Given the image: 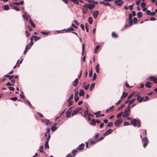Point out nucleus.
Listing matches in <instances>:
<instances>
[{
    "mask_svg": "<svg viewBox=\"0 0 157 157\" xmlns=\"http://www.w3.org/2000/svg\"><path fill=\"white\" fill-rule=\"evenodd\" d=\"M131 123L134 126L139 127L140 126V121L138 119H136L131 120Z\"/></svg>",
    "mask_w": 157,
    "mask_h": 157,
    "instance_id": "f257e3e1",
    "label": "nucleus"
},
{
    "mask_svg": "<svg viewBox=\"0 0 157 157\" xmlns=\"http://www.w3.org/2000/svg\"><path fill=\"white\" fill-rule=\"evenodd\" d=\"M128 21H126V24L124 26V28L126 29L127 27L131 26L134 22V24H136L138 21V20H128Z\"/></svg>",
    "mask_w": 157,
    "mask_h": 157,
    "instance_id": "f03ea898",
    "label": "nucleus"
},
{
    "mask_svg": "<svg viewBox=\"0 0 157 157\" xmlns=\"http://www.w3.org/2000/svg\"><path fill=\"white\" fill-rule=\"evenodd\" d=\"M123 121L122 118L119 119L115 121L114 124L116 127H118L122 123Z\"/></svg>",
    "mask_w": 157,
    "mask_h": 157,
    "instance_id": "7ed1b4c3",
    "label": "nucleus"
},
{
    "mask_svg": "<svg viewBox=\"0 0 157 157\" xmlns=\"http://www.w3.org/2000/svg\"><path fill=\"white\" fill-rule=\"evenodd\" d=\"M114 2L116 5L119 6H121L124 3L123 2H122V0H115Z\"/></svg>",
    "mask_w": 157,
    "mask_h": 157,
    "instance_id": "20e7f679",
    "label": "nucleus"
},
{
    "mask_svg": "<svg viewBox=\"0 0 157 157\" xmlns=\"http://www.w3.org/2000/svg\"><path fill=\"white\" fill-rule=\"evenodd\" d=\"M113 131V130L111 129H109L103 135L105 136H107L111 134Z\"/></svg>",
    "mask_w": 157,
    "mask_h": 157,
    "instance_id": "39448f33",
    "label": "nucleus"
},
{
    "mask_svg": "<svg viewBox=\"0 0 157 157\" xmlns=\"http://www.w3.org/2000/svg\"><path fill=\"white\" fill-rule=\"evenodd\" d=\"M148 78L151 79V81H153L154 83H157V78L154 76H149Z\"/></svg>",
    "mask_w": 157,
    "mask_h": 157,
    "instance_id": "423d86ee",
    "label": "nucleus"
},
{
    "mask_svg": "<svg viewBox=\"0 0 157 157\" xmlns=\"http://www.w3.org/2000/svg\"><path fill=\"white\" fill-rule=\"evenodd\" d=\"M88 7H87L85 3L83 6L82 9V12L83 13L85 14L86 13L88 10Z\"/></svg>",
    "mask_w": 157,
    "mask_h": 157,
    "instance_id": "0eeeda50",
    "label": "nucleus"
},
{
    "mask_svg": "<svg viewBox=\"0 0 157 157\" xmlns=\"http://www.w3.org/2000/svg\"><path fill=\"white\" fill-rule=\"evenodd\" d=\"M87 7L90 9H92L94 7V5L92 4H89L88 3H85Z\"/></svg>",
    "mask_w": 157,
    "mask_h": 157,
    "instance_id": "6e6552de",
    "label": "nucleus"
},
{
    "mask_svg": "<svg viewBox=\"0 0 157 157\" xmlns=\"http://www.w3.org/2000/svg\"><path fill=\"white\" fill-rule=\"evenodd\" d=\"M85 145L83 143L80 144L77 148V149L79 150H81L83 149Z\"/></svg>",
    "mask_w": 157,
    "mask_h": 157,
    "instance_id": "1a4fd4ad",
    "label": "nucleus"
},
{
    "mask_svg": "<svg viewBox=\"0 0 157 157\" xmlns=\"http://www.w3.org/2000/svg\"><path fill=\"white\" fill-rule=\"evenodd\" d=\"M98 14L99 12L98 11H96L94 12L93 15L95 19L97 18Z\"/></svg>",
    "mask_w": 157,
    "mask_h": 157,
    "instance_id": "9d476101",
    "label": "nucleus"
},
{
    "mask_svg": "<svg viewBox=\"0 0 157 157\" xmlns=\"http://www.w3.org/2000/svg\"><path fill=\"white\" fill-rule=\"evenodd\" d=\"M71 110H68L66 112V117L67 118L70 117L71 114Z\"/></svg>",
    "mask_w": 157,
    "mask_h": 157,
    "instance_id": "9b49d317",
    "label": "nucleus"
},
{
    "mask_svg": "<svg viewBox=\"0 0 157 157\" xmlns=\"http://www.w3.org/2000/svg\"><path fill=\"white\" fill-rule=\"evenodd\" d=\"M78 82V79L77 78L73 82L72 85L75 86H76L77 85Z\"/></svg>",
    "mask_w": 157,
    "mask_h": 157,
    "instance_id": "f8f14e48",
    "label": "nucleus"
},
{
    "mask_svg": "<svg viewBox=\"0 0 157 157\" xmlns=\"http://www.w3.org/2000/svg\"><path fill=\"white\" fill-rule=\"evenodd\" d=\"M74 29L72 27H70L69 28L65 29V32L66 33L69 32L73 31L74 30Z\"/></svg>",
    "mask_w": 157,
    "mask_h": 157,
    "instance_id": "ddd939ff",
    "label": "nucleus"
},
{
    "mask_svg": "<svg viewBox=\"0 0 157 157\" xmlns=\"http://www.w3.org/2000/svg\"><path fill=\"white\" fill-rule=\"evenodd\" d=\"M151 83L150 82H147L145 83V86L147 87L150 88L151 87Z\"/></svg>",
    "mask_w": 157,
    "mask_h": 157,
    "instance_id": "4468645a",
    "label": "nucleus"
},
{
    "mask_svg": "<svg viewBox=\"0 0 157 157\" xmlns=\"http://www.w3.org/2000/svg\"><path fill=\"white\" fill-rule=\"evenodd\" d=\"M129 114V113H128L127 112H126V111H124L123 113V114L122 115V117H127L128 116V115Z\"/></svg>",
    "mask_w": 157,
    "mask_h": 157,
    "instance_id": "2eb2a0df",
    "label": "nucleus"
},
{
    "mask_svg": "<svg viewBox=\"0 0 157 157\" xmlns=\"http://www.w3.org/2000/svg\"><path fill=\"white\" fill-rule=\"evenodd\" d=\"M33 38V39H34V41H36L37 40H38L39 39H40V38L37 36H31Z\"/></svg>",
    "mask_w": 157,
    "mask_h": 157,
    "instance_id": "dca6fc26",
    "label": "nucleus"
},
{
    "mask_svg": "<svg viewBox=\"0 0 157 157\" xmlns=\"http://www.w3.org/2000/svg\"><path fill=\"white\" fill-rule=\"evenodd\" d=\"M84 92L83 90H81L79 92V95L80 96H83L84 95Z\"/></svg>",
    "mask_w": 157,
    "mask_h": 157,
    "instance_id": "f3484780",
    "label": "nucleus"
},
{
    "mask_svg": "<svg viewBox=\"0 0 157 157\" xmlns=\"http://www.w3.org/2000/svg\"><path fill=\"white\" fill-rule=\"evenodd\" d=\"M22 16L25 19V20H28V17L26 13H25V12H24V14L22 15Z\"/></svg>",
    "mask_w": 157,
    "mask_h": 157,
    "instance_id": "a211bd4d",
    "label": "nucleus"
},
{
    "mask_svg": "<svg viewBox=\"0 0 157 157\" xmlns=\"http://www.w3.org/2000/svg\"><path fill=\"white\" fill-rule=\"evenodd\" d=\"M100 48V46L99 45H97L95 48V50L94 51V53H97L98 50Z\"/></svg>",
    "mask_w": 157,
    "mask_h": 157,
    "instance_id": "6ab92c4d",
    "label": "nucleus"
},
{
    "mask_svg": "<svg viewBox=\"0 0 157 157\" xmlns=\"http://www.w3.org/2000/svg\"><path fill=\"white\" fill-rule=\"evenodd\" d=\"M95 69L97 73H99V65L98 64H97L95 67Z\"/></svg>",
    "mask_w": 157,
    "mask_h": 157,
    "instance_id": "aec40b11",
    "label": "nucleus"
},
{
    "mask_svg": "<svg viewBox=\"0 0 157 157\" xmlns=\"http://www.w3.org/2000/svg\"><path fill=\"white\" fill-rule=\"evenodd\" d=\"M4 76L5 77L9 78L10 79H12L14 77L13 75L11 76L9 75H5V76Z\"/></svg>",
    "mask_w": 157,
    "mask_h": 157,
    "instance_id": "412c9836",
    "label": "nucleus"
},
{
    "mask_svg": "<svg viewBox=\"0 0 157 157\" xmlns=\"http://www.w3.org/2000/svg\"><path fill=\"white\" fill-rule=\"evenodd\" d=\"M58 128L56 126H52L51 127V130L52 132H54Z\"/></svg>",
    "mask_w": 157,
    "mask_h": 157,
    "instance_id": "4be33fe9",
    "label": "nucleus"
},
{
    "mask_svg": "<svg viewBox=\"0 0 157 157\" xmlns=\"http://www.w3.org/2000/svg\"><path fill=\"white\" fill-rule=\"evenodd\" d=\"M89 115V112L88 110L86 111H84L83 116L85 117H87V115Z\"/></svg>",
    "mask_w": 157,
    "mask_h": 157,
    "instance_id": "5701e85b",
    "label": "nucleus"
},
{
    "mask_svg": "<svg viewBox=\"0 0 157 157\" xmlns=\"http://www.w3.org/2000/svg\"><path fill=\"white\" fill-rule=\"evenodd\" d=\"M3 9L5 10H9V7L8 5H6L4 6H3Z\"/></svg>",
    "mask_w": 157,
    "mask_h": 157,
    "instance_id": "b1692460",
    "label": "nucleus"
},
{
    "mask_svg": "<svg viewBox=\"0 0 157 157\" xmlns=\"http://www.w3.org/2000/svg\"><path fill=\"white\" fill-rule=\"evenodd\" d=\"M95 86V83H93L91 84L90 87V90L92 91L94 89V87Z\"/></svg>",
    "mask_w": 157,
    "mask_h": 157,
    "instance_id": "393cba45",
    "label": "nucleus"
},
{
    "mask_svg": "<svg viewBox=\"0 0 157 157\" xmlns=\"http://www.w3.org/2000/svg\"><path fill=\"white\" fill-rule=\"evenodd\" d=\"M142 15V13L141 12H138L137 13V16L138 18H140Z\"/></svg>",
    "mask_w": 157,
    "mask_h": 157,
    "instance_id": "a878e982",
    "label": "nucleus"
},
{
    "mask_svg": "<svg viewBox=\"0 0 157 157\" xmlns=\"http://www.w3.org/2000/svg\"><path fill=\"white\" fill-rule=\"evenodd\" d=\"M85 52V44L84 43H83L82 45V54L83 56L84 55Z\"/></svg>",
    "mask_w": 157,
    "mask_h": 157,
    "instance_id": "bb28decb",
    "label": "nucleus"
},
{
    "mask_svg": "<svg viewBox=\"0 0 157 157\" xmlns=\"http://www.w3.org/2000/svg\"><path fill=\"white\" fill-rule=\"evenodd\" d=\"M96 122L95 119H93L92 121L90 122V124L92 125H95L96 124Z\"/></svg>",
    "mask_w": 157,
    "mask_h": 157,
    "instance_id": "cd10ccee",
    "label": "nucleus"
},
{
    "mask_svg": "<svg viewBox=\"0 0 157 157\" xmlns=\"http://www.w3.org/2000/svg\"><path fill=\"white\" fill-rule=\"evenodd\" d=\"M46 121H48L49 120H47L43 119H42L41 120V121L42 122L45 123L46 125H48V124L49 123V122H46Z\"/></svg>",
    "mask_w": 157,
    "mask_h": 157,
    "instance_id": "c85d7f7f",
    "label": "nucleus"
},
{
    "mask_svg": "<svg viewBox=\"0 0 157 157\" xmlns=\"http://www.w3.org/2000/svg\"><path fill=\"white\" fill-rule=\"evenodd\" d=\"M142 141L144 143L146 142H148L147 138L146 137H145L142 139Z\"/></svg>",
    "mask_w": 157,
    "mask_h": 157,
    "instance_id": "c756f323",
    "label": "nucleus"
},
{
    "mask_svg": "<svg viewBox=\"0 0 157 157\" xmlns=\"http://www.w3.org/2000/svg\"><path fill=\"white\" fill-rule=\"evenodd\" d=\"M48 141H46L45 142V149L48 148L49 147V145H48Z\"/></svg>",
    "mask_w": 157,
    "mask_h": 157,
    "instance_id": "7c9ffc66",
    "label": "nucleus"
},
{
    "mask_svg": "<svg viewBox=\"0 0 157 157\" xmlns=\"http://www.w3.org/2000/svg\"><path fill=\"white\" fill-rule=\"evenodd\" d=\"M33 38H32V37H31L30 38V47L33 45L34 43L33 42Z\"/></svg>",
    "mask_w": 157,
    "mask_h": 157,
    "instance_id": "2f4dec72",
    "label": "nucleus"
},
{
    "mask_svg": "<svg viewBox=\"0 0 157 157\" xmlns=\"http://www.w3.org/2000/svg\"><path fill=\"white\" fill-rule=\"evenodd\" d=\"M78 151L77 149H74L71 151V153L73 154V156H74L76 154V153Z\"/></svg>",
    "mask_w": 157,
    "mask_h": 157,
    "instance_id": "473e14b6",
    "label": "nucleus"
},
{
    "mask_svg": "<svg viewBox=\"0 0 157 157\" xmlns=\"http://www.w3.org/2000/svg\"><path fill=\"white\" fill-rule=\"evenodd\" d=\"M97 142H98V140H92L90 142V144H95Z\"/></svg>",
    "mask_w": 157,
    "mask_h": 157,
    "instance_id": "72a5a7b5",
    "label": "nucleus"
},
{
    "mask_svg": "<svg viewBox=\"0 0 157 157\" xmlns=\"http://www.w3.org/2000/svg\"><path fill=\"white\" fill-rule=\"evenodd\" d=\"M12 6L13 9L15 10L16 11H19V10H20L19 9L17 6Z\"/></svg>",
    "mask_w": 157,
    "mask_h": 157,
    "instance_id": "f704fd0d",
    "label": "nucleus"
},
{
    "mask_svg": "<svg viewBox=\"0 0 157 157\" xmlns=\"http://www.w3.org/2000/svg\"><path fill=\"white\" fill-rule=\"evenodd\" d=\"M78 113V111L75 109V110L73 111L71 114V116H73L76 115Z\"/></svg>",
    "mask_w": 157,
    "mask_h": 157,
    "instance_id": "c9c22d12",
    "label": "nucleus"
},
{
    "mask_svg": "<svg viewBox=\"0 0 157 157\" xmlns=\"http://www.w3.org/2000/svg\"><path fill=\"white\" fill-rule=\"evenodd\" d=\"M127 95V94H125L124 92L123 93L121 97V98H125Z\"/></svg>",
    "mask_w": 157,
    "mask_h": 157,
    "instance_id": "e433bc0d",
    "label": "nucleus"
},
{
    "mask_svg": "<svg viewBox=\"0 0 157 157\" xmlns=\"http://www.w3.org/2000/svg\"><path fill=\"white\" fill-rule=\"evenodd\" d=\"M30 24L33 27H35V25L33 22L32 21V20H30Z\"/></svg>",
    "mask_w": 157,
    "mask_h": 157,
    "instance_id": "4c0bfd02",
    "label": "nucleus"
},
{
    "mask_svg": "<svg viewBox=\"0 0 157 157\" xmlns=\"http://www.w3.org/2000/svg\"><path fill=\"white\" fill-rule=\"evenodd\" d=\"M140 6L142 8L146 6V4L144 2H142L141 3Z\"/></svg>",
    "mask_w": 157,
    "mask_h": 157,
    "instance_id": "58836bf2",
    "label": "nucleus"
},
{
    "mask_svg": "<svg viewBox=\"0 0 157 157\" xmlns=\"http://www.w3.org/2000/svg\"><path fill=\"white\" fill-rule=\"evenodd\" d=\"M29 44H28L27 45V46L26 48H25V50L24 52V54H25L26 53V52L27 51V50H28V48H29Z\"/></svg>",
    "mask_w": 157,
    "mask_h": 157,
    "instance_id": "ea45409f",
    "label": "nucleus"
},
{
    "mask_svg": "<svg viewBox=\"0 0 157 157\" xmlns=\"http://www.w3.org/2000/svg\"><path fill=\"white\" fill-rule=\"evenodd\" d=\"M112 36L114 38H117L118 37L117 35L115 34L114 32H113L112 33Z\"/></svg>",
    "mask_w": 157,
    "mask_h": 157,
    "instance_id": "a19ab883",
    "label": "nucleus"
},
{
    "mask_svg": "<svg viewBox=\"0 0 157 157\" xmlns=\"http://www.w3.org/2000/svg\"><path fill=\"white\" fill-rule=\"evenodd\" d=\"M113 124V123L112 122H109L107 126L108 127H111L112 126Z\"/></svg>",
    "mask_w": 157,
    "mask_h": 157,
    "instance_id": "79ce46f5",
    "label": "nucleus"
},
{
    "mask_svg": "<svg viewBox=\"0 0 157 157\" xmlns=\"http://www.w3.org/2000/svg\"><path fill=\"white\" fill-rule=\"evenodd\" d=\"M122 113H123L122 112H120L119 113L117 116V118H119L121 117L122 115Z\"/></svg>",
    "mask_w": 157,
    "mask_h": 157,
    "instance_id": "37998d69",
    "label": "nucleus"
},
{
    "mask_svg": "<svg viewBox=\"0 0 157 157\" xmlns=\"http://www.w3.org/2000/svg\"><path fill=\"white\" fill-rule=\"evenodd\" d=\"M146 13L148 15H151V12L148 10H147L146 11Z\"/></svg>",
    "mask_w": 157,
    "mask_h": 157,
    "instance_id": "c03bdc74",
    "label": "nucleus"
},
{
    "mask_svg": "<svg viewBox=\"0 0 157 157\" xmlns=\"http://www.w3.org/2000/svg\"><path fill=\"white\" fill-rule=\"evenodd\" d=\"M40 33L43 34L44 35H48L49 33L48 32H46L44 31H41Z\"/></svg>",
    "mask_w": 157,
    "mask_h": 157,
    "instance_id": "a18cd8bd",
    "label": "nucleus"
},
{
    "mask_svg": "<svg viewBox=\"0 0 157 157\" xmlns=\"http://www.w3.org/2000/svg\"><path fill=\"white\" fill-rule=\"evenodd\" d=\"M79 99L78 96H75V102H77Z\"/></svg>",
    "mask_w": 157,
    "mask_h": 157,
    "instance_id": "49530a36",
    "label": "nucleus"
},
{
    "mask_svg": "<svg viewBox=\"0 0 157 157\" xmlns=\"http://www.w3.org/2000/svg\"><path fill=\"white\" fill-rule=\"evenodd\" d=\"M51 136L50 135L49 133H48V136L47 137V141H49V140Z\"/></svg>",
    "mask_w": 157,
    "mask_h": 157,
    "instance_id": "de8ad7c7",
    "label": "nucleus"
},
{
    "mask_svg": "<svg viewBox=\"0 0 157 157\" xmlns=\"http://www.w3.org/2000/svg\"><path fill=\"white\" fill-rule=\"evenodd\" d=\"M93 75V72H92V68H91V70L90 71L89 74V76L90 77H91Z\"/></svg>",
    "mask_w": 157,
    "mask_h": 157,
    "instance_id": "09e8293b",
    "label": "nucleus"
},
{
    "mask_svg": "<svg viewBox=\"0 0 157 157\" xmlns=\"http://www.w3.org/2000/svg\"><path fill=\"white\" fill-rule=\"evenodd\" d=\"M97 78V75L96 73H94V74L93 77V81L95 80Z\"/></svg>",
    "mask_w": 157,
    "mask_h": 157,
    "instance_id": "8fccbe9b",
    "label": "nucleus"
},
{
    "mask_svg": "<svg viewBox=\"0 0 157 157\" xmlns=\"http://www.w3.org/2000/svg\"><path fill=\"white\" fill-rule=\"evenodd\" d=\"M136 100V98H134L132 99V100H129V102H130V103L132 104V103Z\"/></svg>",
    "mask_w": 157,
    "mask_h": 157,
    "instance_id": "3c124183",
    "label": "nucleus"
},
{
    "mask_svg": "<svg viewBox=\"0 0 157 157\" xmlns=\"http://www.w3.org/2000/svg\"><path fill=\"white\" fill-rule=\"evenodd\" d=\"M17 97H13V98H10V99L13 101H15L17 99Z\"/></svg>",
    "mask_w": 157,
    "mask_h": 157,
    "instance_id": "603ef678",
    "label": "nucleus"
},
{
    "mask_svg": "<svg viewBox=\"0 0 157 157\" xmlns=\"http://www.w3.org/2000/svg\"><path fill=\"white\" fill-rule=\"evenodd\" d=\"M74 3L78 4V0H70Z\"/></svg>",
    "mask_w": 157,
    "mask_h": 157,
    "instance_id": "864d4df0",
    "label": "nucleus"
},
{
    "mask_svg": "<svg viewBox=\"0 0 157 157\" xmlns=\"http://www.w3.org/2000/svg\"><path fill=\"white\" fill-rule=\"evenodd\" d=\"M73 97V94H71V96H70L69 99L67 100V102H69V101L71 99H72Z\"/></svg>",
    "mask_w": 157,
    "mask_h": 157,
    "instance_id": "5fc2aeb1",
    "label": "nucleus"
},
{
    "mask_svg": "<svg viewBox=\"0 0 157 157\" xmlns=\"http://www.w3.org/2000/svg\"><path fill=\"white\" fill-rule=\"evenodd\" d=\"M89 85H90V84H88V85H86L84 87V89L85 90H87L89 88Z\"/></svg>",
    "mask_w": 157,
    "mask_h": 157,
    "instance_id": "6e6d98bb",
    "label": "nucleus"
},
{
    "mask_svg": "<svg viewBox=\"0 0 157 157\" xmlns=\"http://www.w3.org/2000/svg\"><path fill=\"white\" fill-rule=\"evenodd\" d=\"M144 97H142L138 101V102H142L143 100H144Z\"/></svg>",
    "mask_w": 157,
    "mask_h": 157,
    "instance_id": "4d7b16f0",
    "label": "nucleus"
},
{
    "mask_svg": "<svg viewBox=\"0 0 157 157\" xmlns=\"http://www.w3.org/2000/svg\"><path fill=\"white\" fill-rule=\"evenodd\" d=\"M43 147H42V146H41L40 147V149H39V151L41 152H43Z\"/></svg>",
    "mask_w": 157,
    "mask_h": 157,
    "instance_id": "13d9d810",
    "label": "nucleus"
},
{
    "mask_svg": "<svg viewBox=\"0 0 157 157\" xmlns=\"http://www.w3.org/2000/svg\"><path fill=\"white\" fill-rule=\"evenodd\" d=\"M130 107H127V108L124 111H126V112H127L128 113H129V112L130 111Z\"/></svg>",
    "mask_w": 157,
    "mask_h": 157,
    "instance_id": "bf43d9fd",
    "label": "nucleus"
},
{
    "mask_svg": "<svg viewBox=\"0 0 157 157\" xmlns=\"http://www.w3.org/2000/svg\"><path fill=\"white\" fill-rule=\"evenodd\" d=\"M124 124L125 126H127V125H129L130 124L128 122H124Z\"/></svg>",
    "mask_w": 157,
    "mask_h": 157,
    "instance_id": "052dcab7",
    "label": "nucleus"
},
{
    "mask_svg": "<svg viewBox=\"0 0 157 157\" xmlns=\"http://www.w3.org/2000/svg\"><path fill=\"white\" fill-rule=\"evenodd\" d=\"M8 88L10 90L14 91V88L13 87H12L9 86L8 87Z\"/></svg>",
    "mask_w": 157,
    "mask_h": 157,
    "instance_id": "680f3d73",
    "label": "nucleus"
},
{
    "mask_svg": "<svg viewBox=\"0 0 157 157\" xmlns=\"http://www.w3.org/2000/svg\"><path fill=\"white\" fill-rule=\"evenodd\" d=\"M65 30V29H64L63 30H58L57 31V32L58 33H62Z\"/></svg>",
    "mask_w": 157,
    "mask_h": 157,
    "instance_id": "e2e57ef3",
    "label": "nucleus"
},
{
    "mask_svg": "<svg viewBox=\"0 0 157 157\" xmlns=\"http://www.w3.org/2000/svg\"><path fill=\"white\" fill-rule=\"evenodd\" d=\"M25 33L26 36L27 37H29V32L25 30Z\"/></svg>",
    "mask_w": 157,
    "mask_h": 157,
    "instance_id": "0e129e2a",
    "label": "nucleus"
},
{
    "mask_svg": "<svg viewBox=\"0 0 157 157\" xmlns=\"http://www.w3.org/2000/svg\"><path fill=\"white\" fill-rule=\"evenodd\" d=\"M101 113V111H98L94 113V114L95 115H98L100 114Z\"/></svg>",
    "mask_w": 157,
    "mask_h": 157,
    "instance_id": "69168bd1",
    "label": "nucleus"
},
{
    "mask_svg": "<svg viewBox=\"0 0 157 157\" xmlns=\"http://www.w3.org/2000/svg\"><path fill=\"white\" fill-rule=\"evenodd\" d=\"M81 27L83 30V31H84L85 30V28H84V25L83 24H81L80 25Z\"/></svg>",
    "mask_w": 157,
    "mask_h": 157,
    "instance_id": "338daca9",
    "label": "nucleus"
},
{
    "mask_svg": "<svg viewBox=\"0 0 157 157\" xmlns=\"http://www.w3.org/2000/svg\"><path fill=\"white\" fill-rule=\"evenodd\" d=\"M104 126V123L103 122L101 123L100 124V128H102Z\"/></svg>",
    "mask_w": 157,
    "mask_h": 157,
    "instance_id": "774afa93",
    "label": "nucleus"
}]
</instances>
